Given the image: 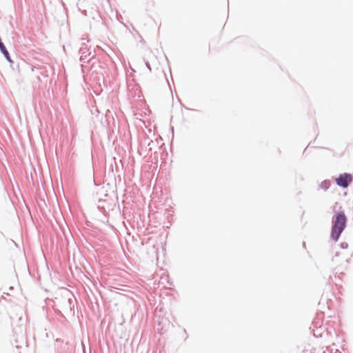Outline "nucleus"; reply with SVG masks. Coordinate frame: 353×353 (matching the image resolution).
<instances>
[{"label": "nucleus", "instance_id": "obj_7", "mask_svg": "<svg viewBox=\"0 0 353 353\" xmlns=\"http://www.w3.org/2000/svg\"><path fill=\"white\" fill-rule=\"evenodd\" d=\"M104 196H108V194H107V193L104 194Z\"/></svg>", "mask_w": 353, "mask_h": 353}, {"label": "nucleus", "instance_id": "obj_5", "mask_svg": "<svg viewBox=\"0 0 353 353\" xmlns=\"http://www.w3.org/2000/svg\"><path fill=\"white\" fill-rule=\"evenodd\" d=\"M97 195H99V201L100 202V201H101V199L100 198L99 193V192H97Z\"/></svg>", "mask_w": 353, "mask_h": 353}, {"label": "nucleus", "instance_id": "obj_4", "mask_svg": "<svg viewBox=\"0 0 353 353\" xmlns=\"http://www.w3.org/2000/svg\"><path fill=\"white\" fill-rule=\"evenodd\" d=\"M2 299H4V296L2 294H0V303L2 302Z\"/></svg>", "mask_w": 353, "mask_h": 353}, {"label": "nucleus", "instance_id": "obj_3", "mask_svg": "<svg viewBox=\"0 0 353 353\" xmlns=\"http://www.w3.org/2000/svg\"><path fill=\"white\" fill-rule=\"evenodd\" d=\"M309 353H323L320 350L314 349L311 350Z\"/></svg>", "mask_w": 353, "mask_h": 353}, {"label": "nucleus", "instance_id": "obj_6", "mask_svg": "<svg viewBox=\"0 0 353 353\" xmlns=\"http://www.w3.org/2000/svg\"><path fill=\"white\" fill-rule=\"evenodd\" d=\"M339 256V254H336L335 258L333 259V261H336V258Z\"/></svg>", "mask_w": 353, "mask_h": 353}, {"label": "nucleus", "instance_id": "obj_1", "mask_svg": "<svg viewBox=\"0 0 353 353\" xmlns=\"http://www.w3.org/2000/svg\"><path fill=\"white\" fill-rule=\"evenodd\" d=\"M346 216L343 212L339 213L333 221L332 237L337 241L346 226Z\"/></svg>", "mask_w": 353, "mask_h": 353}, {"label": "nucleus", "instance_id": "obj_2", "mask_svg": "<svg viewBox=\"0 0 353 353\" xmlns=\"http://www.w3.org/2000/svg\"><path fill=\"white\" fill-rule=\"evenodd\" d=\"M351 181L352 176L346 173L340 174L339 176L336 179V184L343 188H347Z\"/></svg>", "mask_w": 353, "mask_h": 353}]
</instances>
